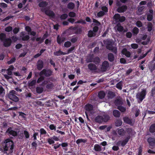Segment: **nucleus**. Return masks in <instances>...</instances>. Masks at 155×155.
Returning a JSON list of instances; mask_svg holds the SVG:
<instances>
[{"instance_id":"1","label":"nucleus","mask_w":155,"mask_h":155,"mask_svg":"<svg viewBox=\"0 0 155 155\" xmlns=\"http://www.w3.org/2000/svg\"><path fill=\"white\" fill-rule=\"evenodd\" d=\"M14 68L13 66L11 65L8 69H2V72H3V74L5 78L10 83H12L13 81L12 75V71Z\"/></svg>"},{"instance_id":"2","label":"nucleus","mask_w":155,"mask_h":155,"mask_svg":"<svg viewBox=\"0 0 155 155\" xmlns=\"http://www.w3.org/2000/svg\"><path fill=\"white\" fill-rule=\"evenodd\" d=\"M5 145L4 148V150L6 151L8 150L10 153L13 151V142L9 140H7L5 141Z\"/></svg>"},{"instance_id":"3","label":"nucleus","mask_w":155,"mask_h":155,"mask_svg":"<svg viewBox=\"0 0 155 155\" xmlns=\"http://www.w3.org/2000/svg\"><path fill=\"white\" fill-rule=\"evenodd\" d=\"M17 95V92L14 90L10 91L8 94V97L9 99L12 100L17 102L18 101L19 98L16 96Z\"/></svg>"},{"instance_id":"4","label":"nucleus","mask_w":155,"mask_h":155,"mask_svg":"<svg viewBox=\"0 0 155 155\" xmlns=\"http://www.w3.org/2000/svg\"><path fill=\"white\" fill-rule=\"evenodd\" d=\"M85 108L86 110L85 112V114L87 118H88V113L92 114L94 113L93 107L91 104H88L85 105Z\"/></svg>"},{"instance_id":"5","label":"nucleus","mask_w":155,"mask_h":155,"mask_svg":"<svg viewBox=\"0 0 155 155\" xmlns=\"http://www.w3.org/2000/svg\"><path fill=\"white\" fill-rule=\"evenodd\" d=\"M146 95V91L145 89H143L141 92L137 93L136 95V97L139 100V103L141 102L145 98Z\"/></svg>"},{"instance_id":"6","label":"nucleus","mask_w":155,"mask_h":155,"mask_svg":"<svg viewBox=\"0 0 155 155\" xmlns=\"http://www.w3.org/2000/svg\"><path fill=\"white\" fill-rule=\"evenodd\" d=\"M107 48L108 49L111 50L112 52L115 53L117 52V49L116 47L113 46L112 45V42L111 41H107Z\"/></svg>"},{"instance_id":"7","label":"nucleus","mask_w":155,"mask_h":155,"mask_svg":"<svg viewBox=\"0 0 155 155\" xmlns=\"http://www.w3.org/2000/svg\"><path fill=\"white\" fill-rule=\"evenodd\" d=\"M114 18L117 22H122L125 21V18L124 16H120L118 14H117L114 15Z\"/></svg>"},{"instance_id":"8","label":"nucleus","mask_w":155,"mask_h":155,"mask_svg":"<svg viewBox=\"0 0 155 155\" xmlns=\"http://www.w3.org/2000/svg\"><path fill=\"white\" fill-rule=\"evenodd\" d=\"M51 71L50 70H46L44 69L41 71L40 73V76L45 75L46 77H48L51 74Z\"/></svg>"},{"instance_id":"9","label":"nucleus","mask_w":155,"mask_h":155,"mask_svg":"<svg viewBox=\"0 0 155 155\" xmlns=\"http://www.w3.org/2000/svg\"><path fill=\"white\" fill-rule=\"evenodd\" d=\"M41 10L42 12H44L45 14L50 16L53 17L54 16V13L51 11L45 8H41Z\"/></svg>"},{"instance_id":"10","label":"nucleus","mask_w":155,"mask_h":155,"mask_svg":"<svg viewBox=\"0 0 155 155\" xmlns=\"http://www.w3.org/2000/svg\"><path fill=\"white\" fill-rule=\"evenodd\" d=\"M6 132L9 135H11L13 136H16L18 134L17 132L16 131L13 130L11 127L8 128Z\"/></svg>"},{"instance_id":"11","label":"nucleus","mask_w":155,"mask_h":155,"mask_svg":"<svg viewBox=\"0 0 155 155\" xmlns=\"http://www.w3.org/2000/svg\"><path fill=\"white\" fill-rule=\"evenodd\" d=\"M4 45L5 47H8L10 45L12 41L10 38H6L3 41Z\"/></svg>"},{"instance_id":"12","label":"nucleus","mask_w":155,"mask_h":155,"mask_svg":"<svg viewBox=\"0 0 155 155\" xmlns=\"http://www.w3.org/2000/svg\"><path fill=\"white\" fill-rule=\"evenodd\" d=\"M87 61L88 62H93L96 64H97L100 62V60L99 58L96 57L93 59H91L89 60L87 59Z\"/></svg>"},{"instance_id":"13","label":"nucleus","mask_w":155,"mask_h":155,"mask_svg":"<svg viewBox=\"0 0 155 155\" xmlns=\"http://www.w3.org/2000/svg\"><path fill=\"white\" fill-rule=\"evenodd\" d=\"M153 18V11L152 10H149V13L147 15V20L150 21L152 20Z\"/></svg>"},{"instance_id":"14","label":"nucleus","mask_w":155,"mask_h":155,"mask_svg":"<svg viewBox=\"0 0 155 155\" xmlns=\"http://www.w3.org/2000/svg\"><path fill=\"white\" fill-rule=\"evenodd\" d=\"M127 9V7L125 5H123L119 7L117 9V11L119 13L123 12L126 11Z\"/></svg>"},{"instance_id":"15","label":"nucleus","mask_w":155,"mask_h":155,"mask_svg":"<svg viewBox=\"0 0 155 155\" xmlns=\"http://www.w3.org/2000/svg\"><path fill=\"white\" fill-rule=\"evenodd\" d=\"M148 142L150 146H155V139L153 138L150 137L148 139Z\"/></svg>"},{"instance_id":"16","label":"nucleus","mask_w":155,"mask_h":155,"mask_svg":"<svg viewBox=\"0 0 155 155\" xmlns=\"http://www.w3.org/2000/svg\"><path fill=\"white\" fill-rule=\"evenodd\" d=\"M37 68L39 70H41L43 67V63L42 61L39 60L37 62Z\"/></svg>"},{"instance_id":"17","label":"nucleus","mask_w":155,"mask_h":155,"mask_svg":"<svg viewBox=\"0 0 155 155\" xmlns=\"http://www.w3.org/2000/svg\"><path fill=\"white\" fill-rule=\"evenodd\" d=\"M118 134L120 136H124L126 132L123 128H118L117 130Z\"/></svg>"},{"instance_id":"18","label":"nucleus","mask_w":155,"mask_h":155,"mask_svg":"<svg viewBox=\"0 0 155 155\" xmlns=\"http://www.w3.org/2000/svg\"><path fill=\"white\" fill-rule=\"evenodd\" d=\"M95 120L97 122L101 123L103 121V117L101 116H98L95 118Z\"/></svg>"},{"instance_id":"19","label":"nucleus","mask_w":155,"mask_h":155,"mask_svg":"<svg viewBox=\"0 0 155 155\" xmlns=\"http://www.w3.org/2000/svg\"><path fill=\"white\" fill-rule=\"evenodd\" d=\"M122 53L123 54H124L127 57H130V52L127 51L126 48H124L122 51Z\"/></svg>"},{"instance_id":"20","label":"nucleus","mask_w":155,"mask_h":155,"mask_svg":"<svg viewBox=\"0 0 155 155\" xmlns=\"http://www.w3.org/2000/svg\"><path fill=\"white\" fill-rule=\"evenodd\" d=\"M88 68L91 71L95 70L97 69L96 65L92 63L89 64L88 65Z\"/></svg>"},{"instance_id":"21","label":"nucleus","mask_w":155,"mask_h":155,"mask_svg":"<svg viewBox=\"0 0 155 155\" xmlns=\"http://www.w3.org/2000/svg\"><path fill=\"white\" fill-rule=\"evenodd\" d=\"M54 54L55 55L57 56H60L61 55H64L67 54V53L63 52L60 50L58 51H54Z\"/></svg>"},{"instance_id":"22","label":"nucleus","mask_w":155,"mask_h":155,"mask_svg":"<svg viewBox=\"0 0 155 155\" xmlns=\"http://www.w3.org/2000/svg\"><path fill=\"white\" fill-rule=\"evenodd\" d=\"M94 149L95 151H100L102 150L101 147L98 144H96L94 146Z\"/></svg>"},{"instance_id":"23","label":"nucleus","mask_w":155,"mask_h":155,"mask_svg":"<svg viewBox=\"0 0 155 155\" xmlns=\"http://www.w3.org/2000/svg\"><path fill=\"white\" fill-rule=\"evenodd\" d=\"M113 115L116 117H119L120 115V112L116 110H115L113 112Z\"/></svg>"},{"instance_id":"24","label":"nucleus","mask_w":155,"mask_h":155,"mask_svg":"<svg viewBox=\"0 0 155 155\" xmlns=\"http://www.w3.org/2000/svg\"><path fill=\"white\" fill-rule=\"evenodd\" d=\"M123 119L124 121L126 123L129 124H132V120L128 117H124Z\"/></svg>"},{"instance_id":"25","label":"nucleus","mask_w":155,"mask_h":155,"mask_svg":"<svg viewBox=\"0 0 155 155\" xmlns=\"http://www.w3.org/2000/svg\"><path fill=\"white\" fill-rule=\"evenodd\" d=\"M108 60L110 61H114V57L113 54L111 53H109L108 55Z\"/></svg>"},{"instance_id":"26","label":"nucleus","mask_w":155,"mask_h":155,"mask_svg":"<svg viewBox=\"0 0 155 155\" xmlns=\"http://www.w3.org/2000/svg\"><path fill=\"white\" fill-rule=\"evenodd\" d=\"M98 96L100 99H102L104 97L105 94L104 91H100L98 94Z\"/></svg>"},{"instance_id":"27","label":"nucleus","mask_w":155,"mask_h":155,"mask_svg":"<svg viewBox=\"0 0 155 155\" xmlns=\"http://www.w3.org/2000/svg\"><path fill=\"white\" fill-rule=\"evenodd\" d=\"M57 41L58 44H61L65 41V38L64 37H60L59 36H58L57 38Z\"/></svg>"},{"instance_id":"28","label":"nucleus","mask_w":155,"mask_h":155,"mask_svg":"<svg viewBox=\"0 0 155 155\" xmlns=\"http://www.w3.org/2000/svg\"><path fill=\"white\" fill-rule=\"evenodd\" d=\"M47 5L48 3L47 2L43 1L40 3L38 5L40 7L43 8L47 6Z\"/></svg>"},{"instance_id":"29","label":"nucleus","mask_w":155,"mask_h":155,"mask_svg":"<svg viewBox=\"0 0 155 155\" xmlns=\"http://www.w3.org/2000/svg\"><path fill=\"white\" fill-rule=\"evenodd\" d=\"M23 33L21 34V37L22 38V39L23 41H27L30 38L29 36L28 35H26L24 36Z\"/></svg>"},{"instance_id":"30","label":"nucleus","mask_w":155,"mask_h":155,"mask_svg":"<svg viewBox=\"0 0 155 155\" xmlns=\"http://www.w3.org/2000/svg\"><path fill=\"white\" fill-rule=\"evenodd\" d=\"M130 138V137H127L124 140H123L122 141H121V146H124L127 143Z\"/></svg>"},{"instance_id":"31","label":"nucleus","mask_w":155,"mask_h":155,"mask_svg":"<svg viewBox=\"0 0 155 155\" xmlns=\"http://www.w3.org/2000/svg\"><path fill=\"white\" fill-rule=\"evenodd\" d=\"M74 4L72 2H70L68 4L67 7L69 9H72L74 7Z\"/></svg>"},{"instance_id":"32","label":"nucleus","mask_w":155,"mask_h":155,"mask_svg":"<svg viewBox=\"0 0 155 155\" xmlns=\"http://www.w3.org/2000/svg\"><path fill=\"white\" fill-rule=\"evenodd\" d=\"M122 124V122L120 120H117L115 122V125L117 127H119Z\"/></svg>"},{"instance_id":"33","label":"nucleus","mask_w":155,"mask_h":155,"mask_svg":"<svg viewBox=\"0 0 155 155\" xmlns=\"http://www.w3.org/2000/svg\"><path fill=\"white\" fill-rule=\"evenodd\" d=\"M150 131L151 133H153L155 132V124H152L150 128Z\"/></svg>"},{"instance_id":"34","label":"nucleus","mask_w":155,"mask_h":155,"mask_svg":"<svg viewBox=\"0 0 155 155\" xmlns=\"http://www.w3.org/2000/svg\"><path fill=\"white\" fill-rule=\"evenodd\" d=\"M109 66L108 63L107 61H104L102 64V67L104 69H106Z\"/></svg>"},{"instance_id":"35","label":"nucleus","mask_w":155,"mask_h":155,"mask_svg":"<svg viewBox=\"0 0 155 155\" xmlns=\"http://www.w3.org/2000/svg\"><path fill=\"white\" fill-rule=\"evenodd\" d=\"M45 38H44V36L42 38H41V37L37 38L36 39V41L38 42V43L39 44H40L43 42Z\"/></svg>"},{"instance_id":"36","label":"nucleus","mask_w":155,"mask_h":155,"mask_svg":"<svg viewBox=\"0 0 155 155\" xmlns=\"http://www.w3.org/2000/svg\"><path fill=\"white\" fill-rule=\"evenodd\" d=\"M95 35L96 34L95 32H93V31L91 30L89 31L88 35L89 37H92L95 36Z\"/></svg>"},{"instance_id":"37","label":"nucleus","mask_w":155,"mask_h":155,"mask_svg":"<svg viewBox=\"0 0 155 155\" xmlns=\"http://www.w3.org/2000/svg\"><path fill=\"white\" fill-rule=\"evenodd\" d=\"M152 24L151 22H149L148 23L147 28L148 30L149 31H151L152 28Z\"/></svg>"},{"instance_id":"38","label":"nucleus","mask_w":155,"mask_h":155,"mask_svg":"<svg viewBox=\"0 0 155 155\" xmlns=\"http://www.w3.org/2000/svg\"><path fill=\"white\" fill-rule=\"evenodd\" d=\"M36 83V81L35 80H33L28 82V86L29 87H32Z\"/></svg>"},{"instance_id":"39","label":"nucleus","mask_w":155,"mask_h":155,"mask_svg":"<svg viewBox=\"0 0 155 155\" xmlns=\"http://www.w3.org/2000/svg\"><path fill=\"white\" fill-rule=\"evenodd\" d=\"M102 117H103V121H104L105 122L107 121L110 118L107 115H104Z\"/></svg>"},{"instance_id":"40","label":"nucleus","mask_w":155,"mask_h":155,"mask_svg":"<svg viewBox=\"0 0 155 155\" xmlns=\"http://www.w3.org/2000/svg\"><path fill=\"white\" fill-rule=\"evenodd\" d=\"M122 82L121 81L119 82L116 84V87L120 90L122 89Z\"/></svg>"},{"instance_id":"41","label":"nucleus","mask_w":155,"mask_h":155,"mask_svg":"<svg viewBox=\"0 0 155 155\" xmlns=\"http://www.w3.org/2000/svg\"><path fill=\"white\" fill-rule=\"evenodd\" d=\"M6 35L4 33H1L0 34V39L2 41L6 39Z\"/></svg>"},{"instance_id":"42","label":"nucleus","mask_w":155,"mask_h":155,"mask_svg":"<svg viewBox=\"0 0 155 155\" xmlns=\"http://www.w3.org/2000/svg\"><path fill=\"white\" fill-rule=\"evenodd\" d=\"M43 91V88L41 87H38L36 88L37 92L38 93H41Z\"/></svg>"},{"instance_id":"43","label":"nucleus","mask_w":155,"mask_h":155,"mask_svg":"<svg viewBox=\"0 0 155 155\" xmlns=\"http://www.w3.org/2000/svg\"><path fill=\"white\" fill-rule=\"evenodd\" d=\"M71 45V43L69 41L65 42L64 44V47L66 48H68Z\"/></svg>"},{"instance_id":"44","label":"nucleus","mask_w":155,"mask_h":155,"mask_svg":"<svg viewBox=\"0 0 155 155\" xmlns=\"http://www.w3.org/2000/svg\"><path fill=\"white\" fill-rule=\"evenodd\" d=\"M133 32L134 35H137L139 32V29L136 27H135L133 29Z\"/></svg>"},{"instance_id":"45","label":"nucleus","mask_w":155,"mask_h":155,"mask_svg":"<svg viewBox=\"0 0 155 155\" xmlns=\"http://www.w3.org/2000/svg\"><path fill=\"white\" fill-rule=\"evenodd\" d=\"M86 142V140L82 139H78L76 141V143L77 144H79L81 142L85 143Z\"/></svg>"},{"instance_id":"46","label":"nucleus","mask_w":155,"mask_h":155,"mask_svg":"<svg viewBox=\"0 0 155 155\" xmlns=\"http://www.w3.org/2000/svg\"><path fill=\"white\" fill-rule=\"evenodd\" d=\"M5 94V90L2 87H0V95H3Z\"/></svg>"},{"instance_id":"47","label":"nucleus","mask_w":155,"mask_h":155,"mask_svg":"<svg viewBox=\"0 0 155 155\" xmlns=\"http://www.w3.org/2000/svg\"><path fill=\"white\" fill-rule=\"evenodd\" d=\"M118 109L122 112H124L126 110L124 107L121 106H118Z\"/></svg>"},{"instance_id":"48","label":"nucleus","mask_w":155,"mask_h":155,"mask_svg":"<svg viewBox=\"0 0 155 155\" xmlns=\"http://www.w3.org/2000/svg\"><path fill=\"white\" fill-rule=\"evenodd\" d=\"M24 134L25 137L26 138H28L29 137V133L26 130H24Z\"/></svg>"},{"instance_id":"49","label":"nucleus","mask_w":155,"mask_h":155,"mask_svg":"<svg viewBox=\"0 0 155 155\" xmlns=\"http://www.w3.org/2000/svg\"><path fill=\"white\" fill-rule=\"evenodd\" d=\"M93 22L94 23V25L96 26H99L100 25V23L97 20L93 19Z\"/></svg>"},{"instance_id":"50","label":"nucleus","mask_w":155,"mask_h":155,"mask_svg":"<svg viewBox=\"0 0 155 155\" xmlns=\"http://www.w3.org/2000/svg\"><path fill=\"white\" fill-rule=\"evenodd\" d=\"M124 30L123 27L120 26L118 25H117V31L119 32H121L123 31Z\"/></svg>"},{"instance_id":"51","label":"nucleus","mask_w":155,"mask_h":155,"mask_svg":"<svg viewBox=\"0 0 155 155\" xmlns=\"http://www.w3.org/2000/svg\"><path fill=\"white\" fill-rule=\"evenodd\" d=\"M41 77L38 79L37 81V82L38 83H39L42 81L44 79V78L42 76H40Z\"/></svg>"},{"instance_id":"52","label":"nucleus","mask_w":155,"mask_h":155,"mask_svg":"<svg viewBox=\"0 0 155 155\" xmlns=\"http://www.w3.org/2000/svg\"><path fill=\"white\" fill-rule=\"evenodd\" d=\"M69 16L71 17H74L76 16V14L74 12H71L68 14Z\"/></svg>"},{"instance_id":"53","label":"nucleus","mask_w":155,"mask_h":155,"mask_svg":"<svg viewBox=\"0 0 155 155\" xmlns=\"http://www.w3.org/2000/svg\"><path fill=\"white\" fill-rule=\"evenodd\" d=\"M47 140L48 142L50 144H53L54 143V141L52 138H48V139Z\"/></svg>"},{"instance_id":"54","label":"nucleus","mask_w":155,"mask_h":155,"mask_svg":"<svg viewBox=\"0 0 155 155\" xmlns=\"http://www.w3.org/2000/svg\"><path fill=\"white\" fill-rule=\"evenodd\" d=\"M68 17V15L66 14H64L62 15L61 16V19H65Z\"/></svg>"},{"instance_id":"55","label":"nucleus","mask_w":155,"mask_h":155,"mask_svg":"<svg viewBox=\"0 0 155 155\" xmlns=\"http://www.w3.org/2000/svg\"><path fill=\"white\" fill-rule=\"evenodd\" d=\"M5 31L7 32H10L12 30V27L8 26L5 28Z\"/></svg>"},{"instance_id":"56","label":"nucleus","mask_w":155,"mask_h":155,"mask_svg":"<svg viewBox=\"0 0 155 155\" xmlns=\"http://www.w3.org/2000/svg\"><path fill=\"white\" fill-rule=\"evenodd\" d=\"M15 58H12L10 61H8V64H11L15 62Z\"/></svg>"},{"instance_id":"57","label":"nucleus","mask_w":155,"mask_h":155,"mask_svg":"<svg viewBox=\"0 0 155 155\" xmlns=\"http://www.w3.org/2000/svg\"><path fill=\"white\" fill-rule=\"evenodd\" d=\"M104 15V12L103 11H100L97 14V15L98 17H101Z\"/></svg>"},{"instance_id":"58","label":"nucleus","mask_w":155,"mask_h":155,"mask_svg":"<svg viewBox=\"0 0 155 155\" xmlns=\"http://www.w3.org/2000/svg\"><path fill=\"white\" fill-rule=\"evenodd\" d=\"M131 46L133 49H137L138 47V45L136 44H132Z\"/></svg>"},{"instance_id":"59","label":"nucleus","mask_w":155,"mask_h":155,"mask_svg":"<svg viewBox=\"0 0 155 155\" xmlns=\"http://www.w3.org/2000/svg\"><path fill=\"white\" fill-rule=\"evenodd\" d=\"M126 35L127 38H130L132 35V34L131 32H128L126 33Z\"/></svg>"},{"instance_id":"60","label":"nucleus","mask_w":155,"mask_h":155,"mask_svg":"<svg viewBox=\"0 0 155 155\" xmlns=\"http://www.w3.org/2000/svg\"><path fill=\"white\" fill-rule=\"evenodd\" d=\"M0 6L2 8H5L7 7V5L4 3H0Z\"/></svg>"},{"instance_id":"61","label":"nucleus","mask_w":155,"mask_h":155,"mask_svg":"<svg viewBox=\"0 0 155 155\" xmlns=\"http://www.w3.org/2000/svg\"><path fill=\"white\" fill-rule=\"evenodd\" d=\"M40 131L41 134H46L47 133L46 131L43 128H41Z\"/></svg>"},{"instance_id":"62","label":"nucleus","mask_w":155,"mask_h":155,"mask_svg":"<svg viewBox=\"0 0 155 155\" xmlns=\"http://www.w3.org/2000/svg\"><path fill=\"white\" fill-rule=\"evenodd\" d=\"M78 39L77 37H74L72 38L71 39V41L72 43H75L76 42Z\"/></svg>"},{"instance_id":"63","label":"nucleus","mask_w":155,"mask_h":155,"mask_svg":"<svg viewBox=\"0 0 155 155\" xmlns=\"http://www.w3.org/2000/svg\"><path fill=\"white\" fill-rule=\"evenodd\" d=\"M136 25L139 27H141L142 26V22L140 21H137L136 22Z\"/></svg>"},{"instance_id":"64","label":"nucleus","mask_w":155,"mask_h":155,"mask_svg":"<svg viewBox=\"0 0 155 155\" xmlns=\"http://www.w3.org/2000/svg\"><path fill=\"white\" fill-rule=\"evenodd\" d=\"M49 128L51 130H56V126L53 124H51L49 126Z\"/></svg>"}]
</instances>
